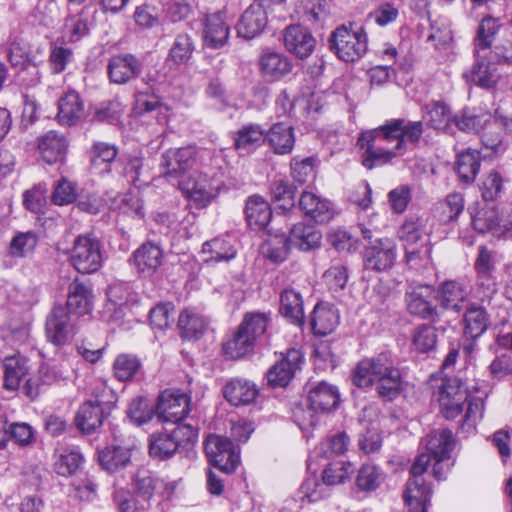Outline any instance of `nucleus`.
<instances>
[{"mask_svg": "<svg viewBox=\"0 0 512 512\" xmlns=\"http://www.w3.org/2000/svg\"><path fill=\"white\" fill-rule=\"evenodd\" d=\"M352 381L359 388L374 386L379 397L386 401H392L402 391L401 373L385 353L359 361Z\"/></svg>", "mask_w": 512, "mask_h": 512, "instance_id": "1", "label": "nucleus"}, {"mask_svg": "<svg viewBox=\"0 0 512 512\" xmlns=\"http://www.w3.org/2000/svg\"><path fill=\"white\" fill-rule=\"evenodd\" d=\"M401 122L387 121L384 125L364 131L357 145L362 151V164L367 169L391 162L405 153V141L398 136Z\"/></svg>", "mask_w": 512, "mask_h": 512, "instance_id": "2", "label": "nucleus"}, {"mask_svg": "<svg viewBox=\"0 0 512 512\" xmlns=\"http://www.w3.org/2000/svg\"><path fill=\"white\" fill-rule=\"evenodd\" d=\"M429 465V456L419 455L411 467V479L407 482L403 494L409 512H427L432 490L423 474L427 471Z\"/></svg>", "mask_w": 512, "mask_h": 512, "instance_id": "3", "label": "nucleus"}, {"mask_svg": "<svg viewBox=\"0 0 512 512\" xmlns=\"http://www.w3.org/2000/svg\"><path fill=\"white\" fill-rule=\"evenodd\" d=\"M330 50L344 62H354L366 53L368 39L362 28L353 29L342 25L329 38Z\"/></svg>", "mask_w": 512, "mask_h": 512, "instance_id": "4", "label": "nucleus"}, {"mask_svg": "<svg viewBox=\"0 0 512 512\" xmlns=\"http://www.w3.org/2000/svg\"><path fill=\"white\" fill-rule=\"evenodd\" d=\"M426 452L420 455H427L430 462L433 460V476L441 480L453 465L451 452L454 448V438L451 430H435L428 434L425 439Z\"/></svg>", "mask_w": 512, "mask_h": 512, "instance_id": "5", "label": "nucleus"}, {"mask_svg": "<svg viewBox=\"0 0 512 512\" xmlns=\"http://www.w3.org/2000/svg\"><path fill=\"white\" fill-rule=\"evenodd\" d=\"M69 261L81 274L97 272L103 264V252L100 241L92 235H79L73 242Z\"/></svg>", "mask_w": 512, "mask_h": 512, "instance_id": "6", "label": "nucleus"}, {"mask_svg": "<svg viewBox=\"0 0 512 512\" xmlns=\"http://www.w3.org/2000/svg\"><path fill=\"white\" fill-rule=\"evenodd\" d=\"M199 153V149L193 145L165 150L159 161L161 176L168 181H179L184 178L185 174L197 163Z\"/></svg>", "mask_w": 512, "mask_h": 512, "instance_id": "7", "label": "nucleus"}, {"mask_svg": "<svg viewBox=\"0 0 512 512\" xmlns=\"http://www.w3.org/2000/svg\"><path fill=\"white\" fill-rule=\"evenodd\" d=\"M178 188L196 208H204L217 196L219 186L202 172H195L178 181Z\"/></svg>", "mask_w": 512, "mask_h": 512, "instance_id": "8", "label": "nucleus"}, {"mask_svg": "<svg viewBox=\"0 0 512 512\" xmlns=\"http://www.w3.org/2000/svg\"><path fill=\"white\" fill-rule=\"evenodd\" d=\"M209 462L225 473H232L240 463V452L226 437L211 434L205 441Z\"/></svg>", "mask_w": 512, "mask_h": 512, "instance_id": "9", "label": "nucleus"}, {"mask_svg": "<svg viewBox=\"0 0 512 512\" xmlns=\"http://www.w3.org/2000/svg\"><path fill=\"white\" fill-rule=\"evenodd\" d=\"M437 394L441 412L447 419L457 417L468 399L466 387L458 378L442 379Z\"/></svg>", "mask_w": 512, "mask_h": 512, "instance_id": "10", "label": "nucleus"}, {"mask_svg": "<svg viewBox=\"0 0 512 512\" xmlns=\"http://www.w3.org/2000/svg\"><path fill=\"white\" fill-rule=\"evenodd\" d=\"M436 297V291L431 285H410L405 292L407 310L421 319H434L438 315L434 304Z\"/></svg>", "mask_w": 512, "mask_h": 512, "instance_id": "11", "label": "nucleus"}, {"mask_svg": "<svg viewBox=\"0 0 512 512\" xmlns=\"http://www.w3.org/2000/svg\"><path fill=\"white\" fill-rule=\"evenodd\" d=\"M396 258L397 246L390 238H380L370 242L363 253L365 269L377 272L391 269Z\"/></svg>", "mask_w": 512, "mask_h": 512, "instance_id": "12", "label": "nucleus"}, {"mask_svg": "<svg viewBox=\"0 0 512 512\" xmlns=\"http://www.w3.org/2000/svg\"><path fill=\"white\" fill-rule=\"evenodd\" d=\"M190 397L179 390H166L159 396L157 416L162 422L177 424L189 413Z\"/></svg>", "mask_w": 512, "mask_h": 512, "instance_id": "13", "label": "nucleus"}, {"mask_svg": "<svg viewBox=\"0 0 512 512\" xmlns=\"http://www.w3.org/2000/svg\"><path fill=\"white\" fill-rule=\"evenodd\" d=\"M303 354L300 350L289 349L283 357L268 371L267 379L273 387H285L289 384L303 363Z\"/></svg>", "mask_w": 512, "mask_h": 512, "instance_id": "14", "label": "nucleus"}, {"mask_svg": "<svg viewBox=\"0 0 512 512\" xmlns=\"http://www.w3.org/2000/svg\"><path fill=\"white\" fill-rule=\"evenodd\" d=\"M308 400L310 406L306 413L311 418L309 425L314 426L317 422L314 419V413L329 412L335 409L339 403L340 395L335 386L323 381L311 387Z\"/></svg>", "mask_w": 512, "mask_h": 512, "instance_id": "15", "label": "nucleus"}, {"mask_svg": "<svg viewBox=\"0 0 512 512\" xmlns=\"http://www.w3.org/2000/svg\"><path fill=\"white\" fill-rule=\"evenodd\" d=\"M46 336L55 345L67 343L75 334V324L62 306L54 307L46 320Z\"/></svg>", "mask_w": 512, "mask_h": 512, "instance_id": "16", "label": "nucleus"}, {"mask_svg": "<svg viewBox=\"0 0 512 512\" xmlns=\"http://www.w3.org/2000/svg\"><path fill=\"white\" fill-rule=\"evenodd\" d=\"M474 55L475 63L470 70L463 73V77L467 82L481 88H494L500 79L497 64L489 59L487 52H480V56L477 53Z\"/></svg>", "mask_w": 512, "mask_h": 512, "instance_id": "17", "label": "nucleus"}, {"mask_svg": "<svg viewBox=\"0 0 512 512\" xmlns=\"http://www.w3.org/2000/svg\"><path fill=\"white\" fill-rule=\"evenodd\" d=\"M142 71L141 61L132 54H118L108 62L107 72L112 83L126 84L138 77Z\"/></svg>", "mask_w": 512, "mask_h": 512, "instance_id": "18", "label": "nucleus"}, {"mask_svg": "<svg viewBox=\"0 0 512 512\" xmlns=\"http://www.w3.org/2000/svg\"><path fill=\"white\" fill-rule=\"evenodd\" d=\"M428 218L411 215L404 219L397 230V237L404 248L429 242Z\"/></svg>", "mask_w": 512, "mask_h": 512, "instance_id": "19", "label": "nucleus"}, {"mask_svg": "<svg viewBox=\"0 0 512 512\" xmlns=\"http://www.w3.org/2000/svg\"><path fill=\"white\" fill-rule=\"evenodd\" d=\"M284 45L296 57H309L315 49L316 39L312 33L301 25H290L284 31Z\"/></svg>", "mask_w": 512, "mask_h": 512, "instance_id": "20", "label": "nucleus"}, {"mask_svg": "<svg viewBox=\"0 0 512 512\" xmlns=\"http://www.w3.org/2000/svg\"><path fill=\"white\" fill-rule=\"evenodd\" d=\"M299 208L306 217L317 223H327L334 217L331 202L310 190H304L301 193Z\"/></svg>", "mask_w": 512, "mask_h": 512, "instance_id": "21", "label": "nucleus"}, {"mask_svg": "<svg viewBox=\"0 0 512 512\" xmlns=\"http://www.w3.org/2000/svg\"><path fill=\"white\" fill-rule=\"evenodd\" d=\"M68 140L56 131H48L38 139L37 149L41 158L49 165L63 162L68 151Z\"/></svg>", "mask_w": 512, "mask_h": 512, "instance_id": "22", "label": "nucleus"}, {"mask_svg": "<svg viewBox=\"0 0 512 512\" xmlns=\"http://www.w3.org/2000/svg\"><path fill=\"white\" fill-rule=\"evenodd\" d=\"M230 27L224 12H216L206 16L203 26L204 44L212 49L223 47L229 38Z\"/></svg>", "mask_w": 512, "mask_h": 512, "instance_id": "23", "label": "nucleus"}, {"mask_svg": "<svg viewBox=\"0 0 512 512\" xmlns=\"http://www.w3.org/2000/svg\"><path fill=\"white\" fill-rule=\"evenodd\" d=\"M264 3H253L245 10L237 24V33L240 37L252 39L264 30L267 25Z\"/></svg>", "mask_w": 512, "mask_h": 512, "instance_id": "24", "label": "nucleus"}, {"mask_svg": "<svg viewBox=\"0 0 512 512\" xmlns=\"http://www.w3.org/2000/svg\"><path fill=\"white\" fill-rule=\"evenodd\" d=\"M163 257L160 246L145 242L133 253V263L141 275L152 276L162 265Z\"/></svg>", "mask_w": 512, "mask_h": 512, "instance_id": "25", "label": "nucleus"}, {"mask_svg": "<svg viewBox=\"0 0 512 512\" xmlns=\"http://www.w3.org/2000/svg\"><path fill=\"white\" fill-rule=\"evenodd\" d=\"M84 116V103L78 92L67 91L58 100L57 121L61 125H76Z\"/></svg>", "mask_w": 512, "mask_h": 512, "instance_id": "26", "label": "nucleus"}, {"mask_svg": "<svg viewBox=\"0 0 512 512\" xmlns=\"http://www.w3.org/2000/svg\"><path fill=\"white\" fill-rule=\"evenodd\" d=\"M423 120L426 125L436 131L449 133L453 131L451 108L443 101H432L423 108Z\"/></svg>", "mask_w": 512, "mask_h": 512, "instance_id": "27", "label": "nucleus"}, {"mask_svg": "<svg viewBox=\"0 0 512 512\" xmlns=\"http://www.w3.org/2000/svg\"><path fill=\"white\" fill-rule=\"evenodd\" d=\"M225 399L234 406L249 405L259 394L257 386L246 379H231L223 388Z\"/></svg>", "mask_w": 512, "mask_h": 512, "instance_id": "28", "label": "nucleus"}, {"mask_svg": "<svg viewBox=\"0 0 512 512\" xmlns=\"http://www.w3.org/2000/svg\"><path fill=\"white\" fill-rule=\"evenodd\" d=\"M262 75L270 81H278L292 70V63L287 56L279 52L266 51L259 58Z\"/></svg>", "mask_w": 512, "mask_h": 512, "instance_id": "29", "label": "nucleus"}, {"mask_svg": "<svg viewBox=\"0 0 512 512\" xmlns=\"http://www.w3.org/2000/svg\"><path fill=\"white\" fill-rule=\"evenodd\" d=\"M265 138L269 147L278 155L291 153L295 144L293 127L283 122L273 124L265 132Z\"/></svg>", "mask_w": 512, "mask_h": 512, "instance_id": "30", "label": "nucleus"}, {"mask_svg": "<svg viewBox=\"0 0 512 512\" xmlns=\"http://www.w3.org/2000/svg\"><path fill=\"white\" fill-rule=\"evenodd\" d=\"M187 431L186 428H175L172 433H154L149 440V454L151 457L164 460L171 457L178 449L177 436ZM188 433H191L188 430Z\"/></svg>", "mask_w": 512, "mask_h": 512, "instance_id": "31", "label": "nucleus"}, {"mask_svg": "<svg viewBox=\"0 0 512 512\" xmlns=\"http://www.w3.org/2000/svg\"><path fill=\"white\" fill-rule=\"evenodd\" d=\"M287 239L291 246L301 251H310L320 246L322 233L314 225L298 223L291 228Z\"/></svg>", "mask_w": 512, "mask_h": 512, "instance_id": "32", "label": "nucleus"}, {"mask_svg": "<svg viewBox=\"0 0 512 512\" xmlns=\"http://www.w3.org/2000/svg\"><path fill=\"white\" fill-rule=\"evenodd\" d=\"M339 324L337 309L328 303H320L314 307L311 315L313 332L319 336L332 333Z\"/></svg>", "mask_w": 512, "mask_h": 512, "instance_id": "33", "label": "nucleus"}, {"mask_svg": "<svg viewBox=\"0 0 512 512\" xmlns=\"http://www.w3.org/2000/svg\"><path fill=\"white\" fill-rule=\"evenodd\" d=\"M265 130L259 124L242 126L234 136V147L240 153L250 154L264 142Z\"/></svg>", "mask_w": 512, "mask_h": 512, "instance_id": "34", "label": "nucleus"}, {"mask_svg": "<svg viewBox=\"0 0 512 512\" xmlns=\"http://www.w3.org/2000/svg\"><path fill=\"white\" fill-rule=\"evenodd\" d=\"M280 312L292 324L304 323L303 298L294 288H285L280 294Z\"/></svg>", "mask_w": 512, "mask_h": 512, "instance_id": "35", "label": "nucleus"}, {"mask_svg": "<svg viewBox=\"0 0 512 512\" xmlns=\"http://www.w3.org/2000/svg\"><path fill=\"white\" fill-rule=\"evenodd\" d=\"M491 114L475 108H464L453 117L455 126L463 132L477 134L490 123Z\"/></svg>", "mask_w": 512, "mask_h": 512, "instance_id": "36", "label": "nucleus"}, {"mask_svg": "<svg viewBox=\"0 0 512 512\" xmlns=\"http://www.w3.org/2000/svg\"><path fill=\"white\" fill-rule=\"evenodd\" d=\"M4 382L6 389L16 390L22 381L30 383V379L26 380L28 373L27 360L20 355H11L4 358Z\"/></svg>", "mask_w": 512, "mask_h": 512, "instance_id": "37", "label": "nucleus"}, {"mask_svg": "<svg viewBox=\"0 0 512 512\" xmlns=\"http://www.w3.org/2000/svg\"><path fill=\"white\" fill-rule=\"evenodd\" d=\"M92 291L84 283L74 281L69 286L67 308L70 313L83 316L92 310Z\"/></svg>", "mask_w": 512, "mask_h": 512, "instance_id": "38", "label": "nucleus"}, {"mask_svg": "<svg viewBox=\"0 0 512 512\" xmlns=\"http://www.w3.org/2000/svg\"><path fill=\"white\" fill-rule=\"evenodd\" d=\"M104 408L93 401L84 402L75 417L76 426L83 433H91L98 429L104 420Z\"/></svg>", "mask_w": 512, "mask_h": 512, "instance_id": "39", "label": "nucleus"}, {"mask_svg": "<svg viewBox=\"0 0 512 512\" xmlns=\"http://www.w3.org/2000/svg\"><path fill=\"white\" fill-rule=\"evenodd\" d=\"M245 214L249 226L255 230L266 227L272 217L268 202L260 196L248 198Z\"/></svg>", "mask_w": 512, "mask_h": 512, "instance_id": "40", "label": "nucleus"}, {"mask_svg": "<svg viewBox=\"0 0 512 512\" xmlns=\"http://www.w3.org/2000/svg\"><path fill=\"white\" fill-rule=\"evenodd\" d=\"M100 465L109 472L125 468L131 459V448L120 445L109 446L98 453Z\"/></svg>", "mask_w": 512, "mask_h": 512, "instance_id": "41", "label": "nucleus"}, {"mask_svg": "<svg viewBox=\"0 0 512 512\" xmlns=\"http://www.w3.org/2000/svg\"><path fill=\"white\" fill-rule=\"evenodd\" d=\"M490 321L486 310L473 303L469 305L464 314V332L469 337H480L489 327Z\"/></svg>", "mask_w": 512, "mask_h": 512, "instance_id": "42", "label": "nucleus"}, {"mask_svg": "<svg viewBox=\"0 0 512 512\" xmlns=\"http://www.w3.org/2000/svg\"><path fill=\"white\" fill-rule=\"evenodd\" d=\"M468 292L466 287L457 281H446L439 288V300L444 308L460 311L462 303L466 301Z\"/></svg>", "mask_w": 512, "mask_h": 512, "instance_id": "43", "label": "nucleus"}, {"mask_svg": "<svg viewBox=\"0 0 512 512\" xmlns=\"http://www.w3.org/2000/svg\"><path fill=\"white\" fill-rule=\"evenodd\" d=\"M207 320L198 312L191 309L184 310L178 319V327L185 339H198L207 327Z\"/></svg>", "mask_w": 512, "mask_h": 512, "instance_id": "44", "label": "nucleus"}, {"mask_svg": "<svg viewBox=\"0 0 512 512\" xmlns=\"http://www.w3.org/2000/svg\"><path fill=\"white\" fill-rule=\"evenodd\" d=\"M480 168V153L477 150L466 149L457 155L456 170L462 182H474Z\"/></svg>", "mask_w": 512, "mask_h": 512, "instance_id": "45", "label": "nucleus"}, {"mask_svg": "<svg viewBox=\"0 0 512 512\" xmlns=\"http://www.w3.org/2000/svg\"><path fill=\"white\" fill-rule=\"evenodd\" d=\"M202 253L209 255L206 262L229 261L236 256V249L229 240L217 237L203 244Z\"/></svg>", "mask_w": 512, "mask_h": 512, "instance_id": "46", "label": "nucleus"}, {"mask_svg": "<svg viewBox=\"0 0 512 512\" xmlns=\"http://www.w3.org/2000/svg\"><path fill=\"white\" fill-rule=\"evenodd\" d=\"M270 194L276 209H280L283 213L289 211L295 205V191L287 180H274L271 184Z\"/></svg>", "mask_w": 512, "mask_h": 512, "instance_id": "47", "label": "nucleus"}, {"mask_svg": "<svg viewBox=\"0 0 512 512\" xmlns=\"http://www.w3.org/2000/svg\"><path fill=\"white\" fill-rule=\"evenodd\" d=\"M499 27L497 20L490 16L482 19L474 40V53L480 56V52H487L498 33Z\"/></svg>", "mask_w": 512, "mask_h": 512, "instance_id": "48", "label": "nucleus"}, {"mask_svg": "<svg viewBox=\"0 0 512 512\" xmlns=\"http://www.w3.org/2000/svg\"><path fill=\"white\" fill-rule=\"evenodd\" d=\"M268 321L269 318L265 313L250 312L244 316L239 329L256 344L257 340L266 332Z\"/></svg>", "mask_w": 512, "mask_h": 512, "instance_id": "49", "label": "nucleus"}, {"mask_svg": "<svg viewBox=\"0 0 512 512\" xmlns=\"http://www.w3.org/2000/svg\"><path fill=\"white\" fill-rule=\"evenodd\" d=\"M194 51V44L192 38L187 34L178 35L172 44L167 63L179 66L186 64Z\"/></svg>", "mask_w": 512, "mask_h": 512, "instance_id": "50", "label": "nucleus"}, {"mask_svg": "<svg viewBox=\"0 0 512 512\" xmlns=\"http://www.w3.org/2000/svg\"><path fill=\"white\" fill-rule=\"evenodd\" d=\"M133 486L137 497L146 505L149 504L154 492L159 490V480L147 470H139L133 477Z\"/></svg>", "mask_w": 512, "mask_h": 512, "instance_id": "51", "label": "nucleus"}, {"mask_svg": "<svg viewBox=\"0 0 512 512\" xmlns=\"http://www.w3.org/2000/svg\"><path fill=\"white\" fill-rule=\"evenodd\" d=\"M437 344V330L428 324L417 326L412 333V345L419 353L432 351Z\"/></svg>", "mask_w": 512, "mask_h": 512, "instance_id": "52", "label": "nucleus"}, {"mask_svg": "<svg viewBox=\"0 0 512 512\" xmlns=\"http://www.w3.org/2000/svg\"><path fill=\"white\" fill-rule=\"evenodd\" d=\"M141 368L139 358L132 354H120L113 363V372L119 381H129Z\"/></svg>", "mask_w": 512, "mask_h": 512, "instance_id": "53", "label": "nucleus"}, {"mask_svg": "<svg viewBox=\"0 0 512 512\" xmlns=\"http://www.w3.org/2000/svg\"><path fill=\"white\" fill-rule=\"evenodd\" d=\"M384 481V473L373 464H364L358 471L356 478L357 487L366 492L376 490Z\"/></svg>", "mask_w": 512, "mask_h": 512, "instance_id": "54", "label": "nucleus"}, {"mask_svg": "<svg viewBox=\"0 0 512 512\" xmlns=\"http://www.w3.org/2000/svg\"><path fill=\"white\" fill-rule=\"evenodd\" d=\"M83 462L82 455L74 449H63L54 463L57 474L61 476H71L81 467Z\"/></svg>", "mask_w": 512, "mask_h": 512, "instance_id": "55", "label": "nucleus"}, {"mask_svg": "<svg viewBox=\"0 0 512 512\" xmlns=\"http://www.w3.org/2000/svg\"><path fill=\"white\" fill-rule=\"evenodd\" d=\"M254 346L255 343L238 328L234 336L224 343L223 351L228 358L239 359L252 351Z\"/></svg>", "mask_w": 512, "mask_h": 512, "instance_id": "56", "label": "nucleus"}, {"mask_svg": "<svg viewBox=\"0 0 512 512\" xmlns=\"http://www.w3.org/2000/svg\"><path fill=\"white\" fill-rule=\"evenodd\" d=\"M38 238L34 232H19L9 244V254L13 257L23 258L36 248Z\"/></svg>", "mask_w": 512, "mask_h": 512, "instance_id": "57", "label": "nucleus"}, {"mask_svg": "<svg viewBox=\"0 0 512 512\" xmlns=\"http://www.w3.org/2000/svg\"><path fill=\"white\" fill-rule=\"evenodd\" d=\"M113 499L120 512H145L148 505L137 499L125 488L115 484Z\"/></svg>", "mask_w": 512, "mask_h": 512, "instance_id": "58", "label": "nucleus"}, {"mask_svg": "<svg viewBox=\"0 0 512 512\" xmlns=\"http://www.w3.org/2000/svg\"><path fill=\"white\" fill-rule=\"evenodd\" d=\"M405 258L411 268H426L431 264V246L428 243L404 248Z\"/></svg>", "mask_w": 512, "mask_h": 512, "instance_id": "59", "label": "nucleus"}, {"mask_svg": "<svg viewBox=\"0 0 512 512\" xmlns=\"http://www.w3.org/2000/svg\"><path fill=\"white\" fill-rule=\"evenodd\" d=\"M474 295L482 302L490 301L498 291V284L493 273L476 274Z\"/></svg>", "mask_w": 512, "mask_h": 512, "instance_id": "60", "label": "nucleus"}, {"mask_svg": "<svg viewBox=\"0 0 512 512\" xmlns=\"http://www.w3.org/2000/svg\"><path fill=\"white\" fill-rule=\"evenodd\" d=\"M441 220L445 223L457 219L464 209V198L461 193L449 194L440 205Z\"/></svg>", "mask_w": 512, "mask_h": 512, "instance_id": "61", "label": "nucleus"}, {"mask_svg": "<svg viewBox=\"0 0 512 512\" xmlns=\"http://www.w3.org/2000/svg\"><path fill=\"white\" fill-rule=\"evenodd\" d=\"M315 159L307 157L305 159L293 158L291 161V173L295 181L304 184L309 179L314 178Z\"/></svg>", "mask_w": 512, "mask_h": 512, "instance_id": "62", "label": "nucleus"}, {"mask_svg": "<svg viewBox=\"0 0 512 512\" xmlns=\"http://www.w3.org/2000/svg\"><path fill=\"white\" fill-rule=\"evenodd\" d=\"M128 415L137 424L146 423L153 416V406L145 398H135L129 404Z\"/></svg>", "mask_w": 512, "mask_h": 512, "instance_id": "63", "label": "nucleus"}, {"mask_svg": "<svg viewBox=\"0 0 512 512\" xmlns=\"http://www.w3.org/2000/svg\"><path fill=\"white\" fill-rule=\"evenodd\" d=\"M173 320L174 307L171 303L158 304L150 311V322L154 328L165 329L170 326Z\"/></svg>", "mask_w": 512, "mask_h": 512, "instance_id": "64", "label": "nucleus"}]
</instances>
